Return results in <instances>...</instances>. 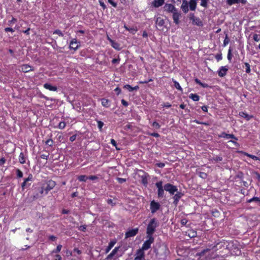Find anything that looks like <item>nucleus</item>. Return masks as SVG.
<instances>
[{"mask_svg":"<svg viewBox=\"0 0 260 260\" xmlns=\"http://www.w3.org/2000/svg\"><path fill=\"white\" fill-rule=\"evenodd\" d=\"M33 187L32 199L34 200L42 198L44 193L45 194L44 189L41 183H39L36 185V186L34 185Z\"/></svg>","mask_w":260,"mask_h":260,"instance_id":"nucleus-1","label":"nucleus"},{"mask_svg":"<svg viewBox=\"0 0 260 260\" xmlns=\"http://www.w3.org/2000/svg\"><path fill=\"white\" fill-rule=\"evenodd\" d=\"M159 225V223L154 218L151 219L147 227V236L152 237L156 228Z\"/></svg>","mask_w":260,"mask_h":260,"instance_id":"nucleus-2","label":"nucleus"},{"mask_svg":"<svg viewBox=\"0 0 260 260\" xmlns=\"http://www.w3.org/2000/svg\"><path fill=\"white\" fill-rule=\"evenodd\" d=\"M229 244L230 243L228 242L222 240L217 243L214 245H211V246L213 248V250L216 251L218 250H222L223 249H228Z\"/></svg>","mask_w":260,"mask_h":260,"instance_id":"nucleus-3","label":"nucleus"},{"mask_svg":"<svg viewBox=\"0 0 260 260\" xmlns=\"http://www.w3.org/2000/svg\"><path fill=\"white\" fill-rule=\"evenodd\" d=\"M43 189H44L45 194H47L48 192L52 189L56 185V183L52 180H49L46 181L45 183H41Z\"/></svg>","mask_w":260,"mask_h":260,"instance_id":"nucleus-4","label":"nucleus"},{"mask_svg":"<svg viewBox=\"0 0 260 260\" xmlns=\"http://www.w3.org/2000/svg\"><path fill=\"white\" fill-rule=\"evenodd\" d=\"M156 28L161 31H167L168 28L165 24V20L161 17H157L155 20Z\"/></svg>","mask_w":260,"mask_h":260,"instance_id":"nucleus-5","label":"nucleus"},{"mask_svg":"<svg viewBox=\"0 0 260 260\" xmlns=\"http://www.w3.org/2000/svg\"><path fill=\"white\" fill-rule=\"evenodd\" d=\"M155 185L157 188V196L158 198H162L164 197L165 189L162 185V181H159L155 183Z\"/></svg>","mask_w":260,"mask_h":260,"instance_id":"nucleus-6","label":"nucleus"},{"mask_svg":"<svg viewBox=\"0 0 260 260\" xmlns=\"http://www.w3.org/2000/svg\"><path fill=\"white\" fill-rule=\"evenodd\" d=\"M164 189L169 192L170 195H174L178 190L177 187L171 183H168L164 185Z\"/></svg>","mask_w":260,"mask_h":260,"instance_id":"nucleus-7","label":"nucleus"},{"mask_svg":"<svg viewBox=\"0 0 260 260\" xmlns=\"http://www.w3.org/2000/svg\"><path fill=\"white\" fill-rule=\"evenodd\" d=\"M149 239L144 242L143 244L142 248L141 249L143 251L150 248L151 244L154 242V238L153 237L147 236Z\"/></svg>","mask_w":260,"mask_h":260,"instance_id":"nucleus-8","label":"nucleus"},{"mask_svg":"<svg viewBox=\"0 0 260 260\" xmlns=\"http://www.w3.org/2000/svg\"><path fill=\"white\" fill-rule=\"evenodd\" d=\"M160 205L159 203L156 202L154 200L150 203V210L152 214L155 213L157 210L160 209Z\"/></svg>","mask_w":260,"mask_h":260,"instance_id":"nucleus-9","label":"nucleus"},{"mask_svg":"<svg viewBox=\"0 0 260 260\" xmlns=\"http://www.w3.org/2000/svg\"><path fill=\"white\" fill-rule=\"evenodd\" d=\"M183 195L184 194L182 192L178 191V190L175 193L173 197L174 200L173 204L175 206H176L178 205L179 200Z\"/></svg>","mask_w":260,"mask_h":260,"instance_id":"nucleus-10","label":"nucleus"},{"mask_svg":"<svg viewBox=\"0 0 260 260\" xmlns=\"http://www.w3.org/2000/svg\"><path fill=\"white\" fill-rule=\"evenodd\" d=\"M32 180V175L31 174H29L28 177L24 179L23 182L21 184L22 190H24L25 187H28L30 185V183H28V181H31Z\"/></svg>","mask_w":260,"mask_h":260,"instance_id":"nucleus-11","label":"nucleus"},{"mask_svg":"<svg viewBox=\"0 0 260 260\" xmlns=\"http://www.w3.org/2000/svg\"><path fill=\"white\" fill-rule=\"evenodd\" d=\"M80 44L79 42H77L76 39H73L70 44V49H73L74 51H76L79 47Z\"/></svg>","mask_w":260,"mask_h":260,"instance_id":"nucleus-12","label":"nucleus"},{"mask_svg":"<svg viewBox=\"0 0 260 260\" xmlns=\"http://www.w3.org/2000/svg\"><path fill=\"white\" fill-rule=\"evenodd\" d=\"M138 231H139V230L138 228H136V229H134L129 230L125 234V238H127L135 236L138 233Z\"/></svg>","mask_w":260,"mask_h":260,"instance_id":"nucleus-13","label":"nucleus"},{"mask_svg":"<svg viewBox=\"0 0 260 260\" xmlns=\"http://www.w3.org/2000/svg\"><path fill=\"white\" fill-rule=\"evenodd\" d=\"M134 260H145L144 252L141 249H139Z\"/></svg>","mask_w":260,"mask_h":260,"instance_id":"nucleus-14","label":"nucleus"},{"mask_svg":"<svg viewBox=\"0 0 260 260\" xmlns=\"http://www.w3.org/2000/svg\"><path fill=\"white\" fill-rule=\"evenodd\" d=\"M173 13V19L174 22L176 24H178L179 23V18L180 16V13L177 10H176L175 11H174Z\"/></svg>","mask_w":260,"mask_h":260,"instance_id":"nucleus-15","label":"nucleus"},{"mask_svg":"<svg viewBox=\"0 0 260 260\" xmlns=\"http://www.w3.org/2000/svg\"><path fill=\"white\" fill-rule=\"evenodd\" d=\"M164 9L165 11L171 13H173L177 10L174 7V6L171 4H166L165 6H164Z\"/></svg>","mask_w":260,"mask_h":260,"instance_id":"nucleus-16","label":"nucleus"},{"mask_svg":"<svg viewBox=\"0 0 260 260\" xmlns=\"http://www.w3.org/2000/svg\"><path fill=\"white\" fill-rule=\"evenodd\" d=\"M220 137H222V138H225L226 139H232L235 140L236 141L238 140L237 138H236L235 136L234 135H233V134H226L224 132L222 133L221 134Z\"/></svg>","mask_w":260,"mask_h":260,"instance_id":"nucleus-17","label":"nucleus"},{"mask_svg":"<svg viewBox=\"0 0 260 260\" xmlns=\"http://www.w3.org/2000/svg\"><path fill=\"white\" fill-rule=\"evenodd\" d=\"M124 28L133 35L135 34L136 32L138 31V29L136 26L130 27L126 25H124Z\"/></svg>","mask_w":260,"mask_h":260,"instance_id":"nucleus-18","label":"nucleus"},{"mask_svg":"<svg viewBox=\"0 0 260 260\" xmlns=\"http://www.w3.org/2000/svg\"><path fill=\"white\" fill-rule=\"evenodd\" d=\"M228 70L225 67H221L218 72V76L220 77H224L226 74Z\"/></svg>","mask_w":260,"mask_h":260,"instance_id":"nucleus-19","label":"nucleus"},{"mask_svg":"<svg viewBox=\"0 0 260 260\" xmlns=\"http://www.w3.org/2000/svg\"><path fill=\"white\" fill-rule=\"evenodd\" d=\"M116 243V240H113L110 242L109 243V245L108 247L106 248L105 252L106 253H108L110 250L112 248V247L114 246V245Z\"/></svg>","mask_w":260,"mask_h":260,"instance_id":"nucleus-20","label":"nucleus"},{"mask_svg":"<svg viewBox=\"0 0 260 260\" xmlns=\"http://www.w3.org/2000/svg\"><path fill=\"white\" fill-rule=\"evenodd\" d=\"M123 88L128 90L129 91H133V90H138L139 89V86L137 85L133 87L130 85L126 84L124 85Z\"/></svg>","mask_w":260,"mask_h":260,"instance_id":"nucleus-21","label":"nucleus"},{"mask_svg":"<svg viewBox=\"0 0 260 260\" xmlns=\"http://www.w3.org/2000/svg\"><path fill=\"white\" fill-rule=\"evenodd\" d=\"M212 250H213V248L212 247L211 245H210L208 248L203 250L198 254L199 256L201 257L205 255L207 252H209Z\"/></svg>","mask_w":260,"mask_h":260,"instance_id":"nucleus-22","label":"nucleus"},{"mask_svg":"<svg viewBox=\"0 0 260 260\" xmlns=\"http://www.w3.org/2000/svg\"><path fill=\"white\" fill-rule=\"evenodd\" d=\"M165 3L164 0H154L152 4L153 6L155 8H158L160 6H161Z\"/></svg>","mask_w":260,"mask_h":260,"instance_id":"nucleus-23","label":"nucleus"},{"mask_svg":"<svg viewBox=\"0 0 260 260\" xmlns=\"http://www.w3.org/2000/svg\"><path fill=\"white\" fill-rule=\"evenodd\" d=\"M45 88L48 89L50 91H56L57 89V87L51 85L48 83H45L43 85Z\"/></svg>","mask_w":260,"mask_h":260,"instance_id":"nucleus-24","label":"nucleus"},{"mask_svg":"<svg viewBox=\"0 0 260 260\" xmlns=\"http://www.w3.org/2000/svg\"><path fill=\"white\" fill-rule=\"evenodd\" d=\"M21 70L23 72L26 73L32 71V67L28 64H23L21 67Z\"/></svg>","mask_w":260,"mask_h":260,"instance_id":"nucleus-25","label":"nucleus"},{"mask_svg":"<svg viewBox=\"0 0 260 260\" xmlns=\"http://www.w3.org/2000/svg\"><path fill=\"white\" fill-rule=\"evenodd\" d=\"M197 3L196 0H190L189 2V6L190 10L194 11L196 9Z\"/></svg>","mask_w":260,"mask_h":260,"instance_id":"nucleus-26","label":"nucleus"},{"mask_svg":"<svg viewBox=\"0 0 260 260\" xmlns=\"http://www.w3.org/2000/svg\"><path fill=\"white\" fill-rule=\"evenodd\" d=\"M181 9L182 11L185 13H187L188 11V4L187 2L185 1H184L182 5Z\"/></svg>","mask_w":260,"mask_h":260,"instance_id":"nucleus-27","label":"nucleus"},{"mask_svg":"<svg viewBox=\"0 0 260 260\" xmlns=\"http://www.w3.org/2000/svg\"><path fill=\"white\" fill-rule=\"evenodd\" d=\"M110 43L114 49L117 50H120V45L118 43L114 42L112 40H110Z\"/></svg>","mask_w":260,"mask_h":260,"instance_id":"nucleus-28","label":"nucleus"},{"mask_svg":"<svg viewBox=\"0 0 260 260\" xmlns=\"http://www.w3.org/2000/svg\"><path fill=\"white\" fill-rule=\"evenodd\" d=\"M239 115L241 117H242L245 118L247 120H249V119H250L252 117V116L249 115L248 114H247L246 113L244 112H240L239 113Z\"/></svg>","mask_w":260,"mask_h":260,"instance_id":"nucleus-29","label":"nucleus"},{"mask_svg":"<svg viewBox=\"0 0 260 260\" xmlns=\"http://www.w3.org/2000/svg\"><path fill=\"white\" fill-rule=\"evenodd\" d=\"M248 203H251L252 202H254L257 205H260V198L258 197H254L247 201Z\"/></svg>","mask_w":260,"mask_h":260,"instance_id":"nucleus-30","label":"nucleus"},{"mask_svg":"<svg viewBox=\"0 0 260 260\" xmlns=\"http://www.w3.org/2000/svg\"><path fill=\"white\" fill-rule=\"evenodd\" d=\"M192 23L198 26H201L203 25V22L199 18H196L192 20Z\"/></svg>","mask_w":260,"mask_h":260,"instance_id":"nucleus-31","label":"nucleus"},{"mask_svg":"<svg viewBox=\"0 0 260 260\" xmlns=\"http://www.w3.org/2000/svg\"><path fill=\"white\" fill-rule=\"evenodd\" d=\"M188 236L191 238H194L197 236V232L193 230H189L188 231Z\"/></svg>","mask_w":260,"mask_h":260,"instance_id":"nucleus-32","label":"nucleus"},{"mask_svg":"<svg viewBox=\"0 0 260 260\" xmlns=\"http://www.w3.org/2000/svg\"><path fill=\"white\" fill-rule=\"evenodd\" d=\"M242 153L243 154H244L245 155L255 160H260V158L255 155L250 154H249L247 152H242Z\"/></svg>","mask_w":260,"mask_h":260,"instance_id":"nucleus-33","label":"nucleus"},{"mask_svg":"<svg viewBox=\"0 0 260 260\" xmlns=\"http://www.w3.org/2000/svg\"><path fill=\"white\" fill-rule=\"evenodd\" d=\"M102 105L105 107H109L110 106L109 100L106 99H102Z\"/></svg>","mask_w":260,"mask_h":260,"instance_id":"nucleus-34","label":"nucleus"},{"mask_svg":"<svg viewBox=\"0 0 260 260\" xmlns=\"http://www.w3.org/2000/svg\"><path fill=\"white\" fill-rule=\"evenodd\" d=\"M189 98H190L191 99H192L193 101H198L200 99V96L197 94H194V93H191L189 96Z\"/></svg>","mask_w":260,"mask_h":260,"instance_id":"nucleus-35","label":"nucleus"},{"mask_svg":"<svg viewBox=\"0 0 260 260\" xmlns=\"http://www.w3.org/2000/svg\"><path fill=\"white\" fill-rule=\"evenodd\" d=\"M19 160L21 164H23L25 162V159L23 152H21L19 154Z\"/></svg>","mask_w":260,"mask_h":260,"instance_id":"nucleus-36","label":"nucleus"},{"mask_svg":"<svg viewBox=\"0 0 260 260\" xmlns=\"http://www.w3.org/2000/svg\"><path fill=\"white\" fill-rule=\"evenodd\" d=\"M88 179V177H87V176L86 175H80L78 177V179L80 181H83V182H85L87 179Z\"/></svg>","mask_w":260,"mask_h":260,"instance_id":"nucleus-37","label":"nucleus"},{"mask_svg":"<svg viewBox=\"0 0 260 260\" xmlns=\"http://www.w3.org/2000/svg\"><path fill=\"white\" fill-rule=\"evenodd\" d=\"M173 82H174V85L176 89H177L178 90H179V91H182V90H183L182 88L180 86L179 83L175 80L173 81Z\"/></svg>","mask_w":260,"mask_h":260,"instance_id":"nucleus-38","label":"nucleus"},{"mask_svg":"<svg viewBox=\"0 0 260 260\" xmlns=\"http://www.w3.org/2000/svg\"><path fill=\"white\" fill-rule=\"evenodd\" d=\"M212 160L215 162L220 161L222 160V157L219 156H215L212 158Z\"/></svg>","mask_w":260,"mask_h":260,"instance_id":"nucleus-39","label":"nucleus"},{"mask_svg":"<svg viewBox=\"0 0 260 260\" xmlns=\"http://www.w3.org/2000/svg\"><path fill=\"white\" fill-rule=\"evenodd\" d=\"M239 3V0H227V3L231 6L235 4H238Z\"/></svg>","mask_w":260,"mask_h":260,"instance_id":"nucleus-40","label":"nucleus"},{"mask_svg":"<svg viewBox=\"0 0 260 260\" xmlns=\"http://www.w3.org/2000/svg\"><path fill=\"white\" fill-rule=\"evenodd\" d=\"M61 248H62V245H57L56 248L55 249H54L52 251V253H58L60 251L61 249Z\"/></svg>","mask_w":260,"mask_h":260,"instance_id":"nucleus-41","label":"nucleus"},{"mask_svg":"<svg viewBox=\"0 0 260 260\" xmlns=\"http://www.w3.org/2000/svg\"><path fill=\"white\" fill-rule=\"evenodd\" d=\"M232 58V49L231 48H229L228 51V59L230 62L231 61Z\"/></svg>","mask_w":260,"mask_h":260,"instance_id":"nucleus-42","label":"nucleus"},{"mask_svg":"<svg viewBox=\"0 0 260 260\" xmlns=\"http://www.w3.org/2000/svg\"><path fill=\"white\" fill-rule=\"evenodd\" d=\"M245 67H246V70H245V72L247 73H249L250 72V64L247 63V62H245Z\"/></svg>","mask_w":260,"mask_h":260,"instance_id":"nucleus-43","label":"nucleus"},{"mask_svg":"<svg viewBox=\"0 0 260 260\" xmlns=\"http://www.w3.org/2000/svg\"><path fill=\"white\" fill-rule=\"evenodd\" d=\"M230 40L227 35H226L225 39L223 41V46H226L229 43Z\"/></svg>","mask_w":260,"mask_h":260,"instance_id":"nucleus-44","label":"nucleus"},{"mask_svg":"<svg viewBox=\"0 0 260 260\" xmlns=\"http://www.w3.org/2000/svg\"><path fill=\"white\" fill-rule=\"evenodd\" d=\"M66 123L64 121H61L58 124V128L60 129H63L66 126Z\"/></svg>","mask_w":260,"mask_h":260,"instance_id":"nucleus-45","label":"nucleus"},{"mask_svg":"<svg viewBox=\"0 0 260 260\" xmlns=\"http://www.w3.org/2000/svg\"><path fill=\"white\" fill-rule=\"evenodd\" d=\"M208 1V0H201V5L204 7H207Z\"/></svg>","mask_w":260,"mask_h":260,"instance_id":"nucleus-46","label":"nucleus"},{"mask_svg":"<svg viewBox=\"0 0 260 260\" xmlns=\"http://www.w3.org/2000/svg\"><path fill=\"white\" fill-rule=\"evenodd\" d=\"M53 34H57L60 37H63V34L62 33V32L59 30V29H56L55 30L54 32H53Z\"/></svg>","mask_w":260,"mask_h":260,"instance_id":"nucleus-47","label":"nucleus"},{"mask_svg":"<svg viewBox=\"0 0 260 260\" xmlns=\"http://www.w3.org/2000/svg\"><path fill=\"white\" fill-rule=\"evenodd\" d=\"M16 172L18 177L21 178L23 177V173L19 169H17Z\"/></svg>","mask_w":260,"mask_h":260,"instance_id":"nucleus-48","label":"nucleus"},{"mask_svg":"<svg viewBox=\"0 0 260 260\" xmlns=\"http://www.w3.org/2000/svg\"><path fill=\"white\" fill-rule=\"evenodd\" d=\"M142 182L144 185H146L148 183L147 180L146 176H143L142 177Z\"/></svg>","mask_w":260,"mask_h":260,"instance_id":"nucleus-49","label":"nucleus"},{"mask_svg":"<svg viewBox=\"0 0 260 260\" xmlns=\"http://www.w3.org/2000/svg\"><path fill=\"white\" fill-rule=\"evenodd\" d=\"M99 3H100V6L103 8V9L104 10H105V9H106V5L104 4V2L103 1V0H99Z\"/></svg>","mask_w":260,"mask_h":260,"instance_id":"nucleus-50","label":"nucleus"},{"mask_svg":"<svg viewBox=\"0 0 260 260\" xmlns=\"http://www.w3.org/2000/svg\"><path fill=\"white\" fill-rule=\"evenodd\" d=\"M46 144L49 146H51L52 145H53V141L52 139H49L48 140H47L46 141Z\"/></svg>","mask_w":260,"mask_h":260,"instance_id":"nucleus-51","label":"nucleus"},{"mask_svg":"<svg viewBox=\"0 0 260 260\" xmlns=\"http://www.w3.org/2000/svg\"><path fill=\"white\" fill-rule=\"evenodd\" d=\"M152 126L157 129L159 128L160 127V125L159 124V123L156 121L153 122Z\"/></svg>","mask_w":260,"mask_h":260,"instance_id":"nucleus-52","label":"nucleus"},{"mask_svg":"<svg viewBox=\"0 0 260 260\" xmlns=\"http://www.w3.org/2000/svg\"><path fill=\"white\" fill-rule=\"evenodd\" d=\"M79 230L83 232H85L86 230V225H81L78 228Z\"/></svg>","mask_w":260,"mask_h":260,"instance_id":"nucleus-53","label":"nucleus"},{"mask_svg":"<svg viewBox=\"0 0 260 260\" xmlns=\"http://www.w3.org/2000/svg\"><path fill=\"white\" fill-rule=\"evenodd\" d=\"M117 180L118 181V182L119 183H122L123 182H125L126 181V179H124V178H117Z\"/></svg>","mask_w":260,"mask_h":260,"instance_id":"nucleus-54","label":"nucleus"},{"mask_svg":"<svg viewBox=\"0 0 260 260\" xmlns=\"http://www.w3.org/2000/svg\"><path fill=\"white\" fill-rule=\"evenodd\" d=\"M104 125V123L101 121H98V126L100 129L102 128Z\"/></svg>","mask_w":260,"mask_h":260,"instance_id":"nucleus-55","label":"nucleus"},{"mask_svg":"<svg viewBox=\"0 0 260 260\" xmlns=\"http://www.w3.org/2000/svg\"><path fill=\"white\" fill-rule=\"evenodd\" d=\"M107 203L109 205H111L112 206H114L116 205V203H114L112 199H108L107 200Z\"/></svg>","mask_w":260,"mask_h":260,"instance_id":"nucleus-56","label":"nucleus"},{"mask_svg":"<svg viewBox=\"0 0 260 260\" xmlns=\"http://www.w3.org/2000/svg\"><path fill=\"white\" fill-rule=\"evenodd\" d=\"M111 144H112L114 146H115V148H116V149L117 150H120V148H117V146H116V141H115L114 139H111Z\"/></svg>","mask_w":260,"mask_h":260,"instance_id":"nucleus-57","label":"nucleus"},{"mask_svg":"<svg viewBox=\"0 0 260 260\" xmlns=\"http://www.w3.org/2000/svg\"><path fill=\"white\" fill-rule=\"evenodd\" d=\"M49 153L42 154L41 155V158H42L43 159H47L49 157Z\"/></svg>","mask_w":260,"mask_h":260,"instance_id":"nucleus-58","label":"nucleus"},{"mask_svg":"<svg viewBox=\"0 0 260 260\" xmlns=\"http://www.w3.org/2000/svg\"><path fill=\"white\" fill-rule=\"evenodd\" d=\"M16 21H17V19L16 18H14V17H13L11 20H10L8 21V25H10L12 23H15Z\"/></svg>","mask_w":260,"mask_h":260,"instance_id":"nucleus-59","label":"nucleus"},{"mask_svg":"<svg viewBox=\"0 0 260 260\" xmlns=\"http://www.w3.org/2000/svg\"><path fill=\"white\" fill-rule=\"evenodd\" d=\"M215 58L217 61H219L222 59V54L221 53L217 54L215 56Z\"/></svg>","mask_w":260,"mask_h":260,"instance_id":"nucleus-60","label":"nucleus"},{"mask_svg":"<svg viewBox=\"0 0 260 260\" xmlns=\"http://www.w3.org/2000/svg\"><path fill=\"white\" fill-rule=\"evenodd\" d=\"M253 40L256 41V42H258L259 41V39L258 38V35L257 34H254L253 36Z\"/></svg>","mask_w":260,"mask_h":260,"instance_id":"nucleus-61","label":"nucleus"},{"mask_svg":"<svg viewBox=\"0 0 260 260\" xmlns=\"http://www.w3.org/2000/svg\"><path fill=\"white\" fill-rule=\"evenodd\" d=\"M189 18L190 19V20H193V19H194L196 17L194 16V15L193 13H190L189 15Z\"/></svg>","mask_w":260,"mask_h":260,"instance_id":"nucleus-62","label":"nucleus"},{"mask_svg":"<svg viewBox=\"0 0 260 260\" xmlns=\"http://www.w3.org/2000/svg\"><path fill=\"white\" fill-rule=\"evenodd\" d=\"M149 135H150L151 136H153V137H156V138L159 137V136H160L159 134H158L157 133H151V134H149Z\"/></svg>","mask_w":260,"mask_h":260,"instance_id":"nucleus-63","label":"nucleus"},{"mask_svg":"<svg viewBox=\"0 0 260 260\" xmlns=\"http://www.w3.org/2000/svg\"><path fill=\"white\" fill-rule=\"evenodd\" d=\"M187 222V220L185 219H182L181 221V223L183 225H185Z\"/></svg>","mask_w":260,"mask_h":260,"instance_id":"nucleus-64","label":"nucleus"}]
</instances>
